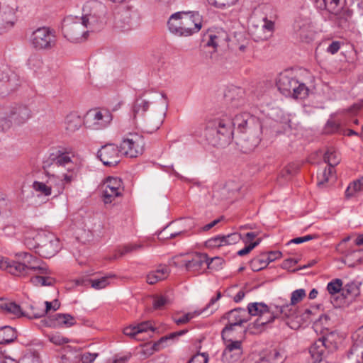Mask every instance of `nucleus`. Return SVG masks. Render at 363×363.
Listing matches in <instances>:
<instances>
[{
  "label": "nucleus",
  "instance_id": "obj_1",
  "mask_svg": "<svg viewBox=\"0 0 363 363\" xmlns=\"http://www.w3.org/2000/svg\"><path fill=\"white\" fill-rule=\"evenodd\" d=\"M169 31L179 36H190L202 27V17L199 12H177L168 21Z\"/></svg>",
  "mask_w": 363,
  "mask_h": 363
},
{
  "label": "nucleus",
  "instance_id": "obj_2",
  "mask_svg": "<svg viewBox=\"0 0 363 363\" xmlns=\"http://www.w3.org/2000/svg\"><path fill=\"white\" fill-rule=\"evenodd\" d=\"M276 85L283 95L294 99H305L309 91L306 84L298 82L289 71H284L278 75Z\"/></svg>",
  "mask_w": 363,
  "mask_h": 363
},
{
  "label": "nucleus",
  "instance_id": "obj_3",
  "mask_svg": "<svg viewBox=\"0 0 363 363\" xmlns=\"http://www.w3.org/2000/svg\"><path fill=\"white\" fill-rule=\"evenodd\" d=\"M106 7L101 2L93 1L86 2L83 7L81 17L89 32L100 30L106 23Z\"/></svg>",
  "mask_w": 363,
  "mask_h": 363
},
{
  "label": "nucleus",
  "instance_id": "obj_4",
  "mask_svg": "<svg viewBox=\"0 0 363 363\" xmlns=\"http://www.w3.org/2000/svg\"><path fill=\"white\" fill-rule=\"evenodd\" d=\"M204 130L206 134L211 135L233 136L235 132L233 116L221 113L208 117L205 121Z\"/></svg>",
  "mask_w": 363,
  "mask_h": 363
},
{
  "label": "nucleus",
  "instance_id": "obj_5",
  "mask_svg": "<svg viewBox=\"0 0 363 363\" xmlns=\"http://www.w3.org/2000/svg\"><path fill=\"white\" fill-rule=\"evenodd\" d=\"M29 43L37 51L51 50L57 43L56 31L48 26L39 27L30 33Z\"/></svg>",
  "mask_w": 363,
  "mask_h": 363
},
{
  "label": "nucleus",
  "instance_id": "obj_6",
  "mask_svg": "<svg viewBox=\"0 0 363 363\" xmlns=\"http://www.w3.org/2000/svg\"><path fill=\"white\" fill-rule=\"evenodd\" d=\"M113 115L104 107H95L89 109L84 115V126L92 130H103L112 123Z\"/></svg>",
  "mask_w": 363,
  "mask_h": 363
},
{
  "label": "nucleus",
  "instance_id": "obj_7",
  "mask_svg": "<svg viewBox=\"0 0 363 363\" xmlns=\"http://www.w3.org/2000/svg\"><path fill=\"white\" fill-rule=\"evenodd\" d=\"M62 31L64 37L74 43L86 40L89 30L81 18L69 16L64 19Z\"/></svg>",
  "mask_w": 363,
  "mask_h": 363
},
{
  "label": "nucleus",
  "instance_id": "obj_8",
  "mask_svg": "<svg viewBox=\"0 0 363 363\" xmlns=\"http://www.w3.org/2000/svg\"><path fill=\"white\" fill-rule=\"evenodd\" d=\"M37 241L39 242L38 254L41 257L50 258L60 250V240L52 233H37Z\"/></svg>",
  "mask_w": 363,
  "mask_h": 363
},
{
  "label": "nucleus",
  "instance_id": "obj_9",
  "mask_svg": "<svg viewBox=\"0 0 363 363\" xmlns=\"http://www.w3.org/2000/svg\"><path fill=\"white\" fill-rule=\"evenodd\" d=\"M74 150L70 147H59L55 153H52L49 160L43 163L44 169L54 171L56 167H65L72 163V158L74 157Z\"/></svg>",
  "mask_w": 363,
  "mask_h": 363
},
{
  "label": "nucleus",
  "instance_id": "obj_10",
  "mask_svg": "<svg viewBox=\"0 0 363 363\" xmlns=\"http://www.w3.org/2000/svg\"><path fill=\"white\" fill-rule=\"evenodd\" d=\"M333 335L323 337L317 340L309 348V354L312 363H319L322 361L325 350L332 352L337 347L336 342L331 338Z\"/></svg>",
  "mask_w": 363,
  "mask_h": 363
},
{
  "label": "nucleus",
  "instance_id": "obj_11",
  "mask_svg": "<svg viewBox=\"0 0 363 363\" xmlns=\"http://www.w3.org/2000/svg\"><path fill=\"white\" fill-rule=\"evenodd\" d=\"M233 127L238 134H254L253 129L262 128L258 118L247 112L237 114L233 116Z\"/></svg>",
  "mask_w": 363,
  "mask_h": 363
},
{
  "label": "nucleus",
  "instance_id": "obj_12",
  "mask_svg": "<svg viewBox=\"0 0 363 363\" xmlns=\"http://www.w3.org/2000/svg\"><path fill=\"white\" fill-rule=\"evenodd\" d=\"M274 29V23L266 17H263L260 25L256 24L255 20L252 19L250 31L253 40L259 42L269 39L272 36Z\"/></svg>",
  "mask_w": 363,
  "mask_h": 363
},
{
  "label": "nucleus",
  "instance_id": "obj_13",
  "mask_svg": "<svg viewBox=\"0 0 363 363\" xmlns=\"http://www.w3.org/2000/svg\"><path fill=\"white\" fill-rule=\"evenodd\" d=\"M21 258L25 265L29 276L33 274H48L50 271L45 264L42 260L34 257L28 252H21L17 255Z\"/></svg>",
  "mask_w": 363,
  "mask_h": 363
},
{
  "label": "nucleus",
  "instance_id": "obj_14",
  "mask_svg": "<svg viewBox=\"0 0 363 363\" xmlns=\"http://www.w3.org/2000/svg\"><path fill=\"white\" fill-rule=\"evenodd\" d=\"M6 115L11 118L14 125H21L27 123L32 118V111L28 106L23 104H16L11 106Z\"/></svg>",
  "mask_w": 363,
  "mask_h": 363
},
{
  "label": "nucleus",
  "instance_id": "obj_15",
  "mask_svg": "<svg viewBox=\"0 0 363 363\" xmlns=\"http://www.w3.org/2000/svg\"><path fill=\"white\" fill-rule=\"evenodd\" d=\"M121 155L120 147L108 143L101 147L97 156L105 166L114 167L120 162Z\"/></svg>",
  "mask_w": 363,
  "mask_h": 363
},
{
  "label": "nucleus",
  "instance_id": "obj_16",
  "mask_svg": "<svg viewBox=\"0 0 363 363\" xmlns=\"http://www.w3.org/2000/svg\"><path fill=\"white\" fill-rule=\"evenodd\" d=\"M214 259L220 260L218 257L209 259L208 255L204 253H194L182 261V265L189 272H199L204 265L210 268V264Z\"/></svg>",
  "mask_w": 363,
  "mask_h": 363
},
{
  "label": "nucleus",
  "instance_id": "obj_17",
  "mask_svg": "<svg viewBox=\"0 0 363 363\" xmlns=\"http://www.w3.org/2000/svg\"><path fill=\"white\" fill-rule=\"evenodd\" d=\"M162 124V120L161 118L155 120L152 118H149L140 126V131H139L138 128L134 129L133 125H130V127H128V124L126 123L123 124L122 130L125 133V134L130 135H138L139 134L151 135L155 133Z\"/></svg>",
  "mask_w": 363,
  "mask_h": 363
},
{
  "label": "nucleus",
  "instance_id": "obj_18",
  "mask_svg": "<svg viewBox=\"0 0 363 363\" xmlns=\"http://www.w3.org/2000/svg\"><path fill=\"white\" fill-rule=\"evenodd\" d=\"M104 201L105 203H111L113 200L122 195L123 188V182L117 177H108L104 183Z\"/></svg>",
  "mask_w": 363,
  "mask_h": 363
},
{
  "label": "nucleus",
  "instance_id": "obj_19",
  "mask_svg": "<svg viewBox=\"0 0 363 363\" xmlns=\"http://www.w3.org/2000/svg\"><path fill=\"white\" fill-rule=\"evenodd\" d=\"M0 269L16 277H26L29 276L22 259L19 257L18 260H11L7 257L0 256Z\"/></svg>",
  "mask_w": 363,
  "mask_h": 363
},
{
  "label": "nucleus",
  "instance_id": "obj_20",
  "mask_svg": "<svg viewBox=\"0 0 363 363\" xmlns=\"http://www.w3.org/2000/svg\"><path fill=\"white\" fill-rule=\"evenodd\" d=\"M121 155L133 158L142 155L144 150V143L141 140H133L125 138L120 144Z\"/></svg>",
  "mask_w": 363,
  "mask_h": 363
},
{
  "label": "nucleus",
  "instance_id": "obj_21",
  "mask_svg": "<svg viewBox=\"0 0 363 363\" xmlns=\"http://www.w3.org/2000/svg\"><path fill=\"white\" fill-rule=\"evenodd\" d=\"M225 350L223 352V361L227 363H235L242 354V340L224 342Z\"/></svg>",
  "mask_w": 363,
  "mask_h": 363
},
{
  "label": "nucleus",
  "instance_id": "obj_22",
  "mask_svg": "<svg viewBox=\"0 0 363 363\" xmlns=\"http://www.w3.org/2000/svg\"><path fill=\"white\" fill-rule=\"evenodd\" d=\"M44 325L50 328H69L76 324L75 318L68 313H57L42 320Z\"/></svg>",
  "mask_w": 363,
  "mask_h": 363
},
{
  "label": "nucleus",
  "instance_id": "obj_23",
  "mask_svg": "<svg viewBox=\"0 0 363 363\" xmlns=\"http://www.w3.org/2000/svg\"><path fill=\"white\" fill-rule=\"evenodd\" d=\"M222 319L228 320V323L241 328L249 321V314L245 308L238 307L225 313Z\"/></svg>",
  "mask_w": 363,
  "mask_h": 363
},
{
  "label": "nucleus",
  "instance_id": "obj_24",
  "mask_svg": "<svg viewBox=\"0 0 363 363\" xmlns=\"http://www.w3.org/2000/svg\"><path fill=\"white\" fill-rule=\"evenodd\" d=\"M324 130L326 134H340L344 136L358 135L357 132L352 129H344L342 126L341 121L335 116H331L328 120Z\"/></svg>",
  "mask_w": 363,
  "mask_h": 363
},
{
  "label": "nucleus",
  "instance_id": "obj_25",
  "mask_svg": "<svg viewBox=\"0 0 363 363\" xmlns=\"http://www.w3.org/2000/svg\"><path fill=\"white\" fill-rule=\"evenodd\" d=\"M113 274H109L106 276L101 277L98 279H84L80 278L75 281L77 285H91V286L96 289L100 290L106 288L110 284V279L114 277Z\"/></svg>",
  "mask_w": 363,
  "mask_h": 363
},
{
  "label": "nucleus",
  "instance_id": "obj_26",
  "mask_svg": "<svg viewBox=\"0 0 363 363\" xmlns=\"http://www.w3.org/2000/svg\"><path fill=\"white\" fill-rule=\"evenodd\" d=\"M65 130L67 134H73L84 125V117L82 118L77 112H71L65 118Z\"/></svg>",
  "mask_w": 363,
  "mask_h": 363
},
{
  "label": "nucleus",
  "instance_id": "obj_27",
  "mask_svg": "<svg viewBox=\"0 0 363 363\" xmlns=\"http://www.w3.org/2000/svg\"><path fill=\"white\" fill-rule=\"evenodd\" d=\"M238 327L229 323L225 325L221 331V337L224 342L241 340L244 337L246 330L243 329L238 332Z\"/></svg>",
  "mask_w": 363,
  "mask_h": 363
},
{
  "label": "nucleus",
  "instance_id": "obj_28",
  "mask_svg": "<svg viewBox=\"0 0 363 363\" xmlns=\"http://www.w3.org/2000/svg\"><path fill=\"white\" fill-rule=\"evenodd\" d=\"M273 303L279 317L283 315V317L291 318L295 315L296 306L291 302L289 303L285 299L279 298Z\"/></svg>",
  "mask_w": 363,
  "mask_h": 363
},
{
  "label": "nucleus",
  "instance_id": "obj_29",
  "mask_svg": "<svg viewBox=\"0 0 363 363\" xmlns=\"http://www.w3.org/2000/svg\"><path fill=\"white\" fill-rule=\"evenodd\" d=\"M278 313L275 309L274 303L267 305V311L264 312L260 317H258L254 322V326L257 328L264 326L268 323L274 322L276 318H278Z\"/></svg>",
  "mask_w": 363,
  "mask_h": 363
},
{
  "label": "nucleus",
  "instance_id": "obj_30",
  "mask_svg": "<svg viewBox=\"0 0 363 363\" xmlns=\"http://www.w3.org/2000/svg\"><path fill=\"white\" fill-rule=\"evenodd\" d=\"M14 24V12L8 6H0V33Z\"/></svg>",
  "mask_w": 363,
  "mask_h": 363
},
{
  "label": "nucleus",
  "instance_id": "obj_31",
  "mask_svg": "<svg viewBox=\"0 0 363 363\" xmlns=\"http://www.w3.org/2000/svg\"><path fill=\"white\" fill-rule=\"evenodd\" d=\"M149 102L142 98L137 99L132 108L133 119L128 123L133 125L134 129H137L136 119L138 116H143L149 108Z\"/></svg>",
  "mask_w": 363,
  "mask_h": 363
},
{
  "label": "nucleus",
  "instance_id": "obj_32",
  "mask_svg": "<svg viewBox=\"0 0 363 363\" xmlns=\"http://www.w3.org/2000/svg\"><path fill=\"white\" fill-rule=\"evenodd\" d=\"M352 338L354 344L348 352V358L355 354L357 357L360 356L363 359V328L358 329Z\"/></svg>",
  "mask_w": 363,
  "mask_h": 363
},
{
  "label": "nucleus",
  "instance_id": "obj_33",
  "mask_svg": "<svg viewBox=\"0 0 363 363\" xmlns=\"http://www.w3.org/2000/svg\"><path fill=\"white\" fill-rule=\"evenodd\" d=\"M233 138H202L199 142L208 150L213 147L223 148L230 143Z\"/></svg>",
  "mask_w": 363,
  "mask_h": 363
},
{
  "label": "nucleus",
  "instance_id": "obj_34",
  "mask_svg": "<svg viewBox=\"0 0 363 363\" xmlns=\"http://www.w3.org/2000/svg\"><path fill=\"white\" fill-rule=\"evenodd\" d=\"M259 142V138H237L235 144L241 152L248 153L252 151Z\"/></svg>",
  "mask_w": 363,
  "mask_h": 363
},
{
  "label": "nucleus",
  "instance_id": "obj_35",
  "mask_svg": "<svg viewBox=\"0 0 363 363\" xmlns=\"http://www.w3.org/2000/svg\"><path fill=\"white\" fill-rule=\"evenodd\" d=\"M46 176L48 177L47 183L51 186V189L57 194H60L65 189L64 182L61 177L52 174V170L44 169Z\"/></svg>",
  "mask_w": 363,
  "mask_h": 363
},
{
  "label": "nucleus",
  "instance_id": "obj_36",
  "mask_svg": "<svg viewBox=\"0 0 363 363\" xmlns=\"http://www.w3.org/2000/svg\"><path fill=\"white\" fill-rule=\"evenodd\" d=\"M323 159L324 162L328 163L329 165L328 174H330L333 172L334 167L338 164L340 162V154L333 147H328L324 154Z\"/></svg>",
  "mask_w": 363,
  "mask_h": 363
},
{
  "label": "nucleus",
  "instance_id": "obj_37",
  "mask_svg": "<svg viewBox=\"0 0 363 363\" xmlns=\"http://www.w3.org/2000/svg\"><path fill=\"white\" fill-rule=\"evenodd\" d=\"M284 357L277 349L265 352L260 357L259 363H283Z\"/></svg>",
  "mask_w": 363,
  "mask_h": 363
},
{
  "label": "nucleus",
  "instance_id": "obj_38",
  "mask_svg": "<svg viewBox=\"0 0 363 363\" xmlns=\"http://www.w3.org/2000/svg\"><path fill=\"white\" fill-rule=\"evenodd\" d=\"M186 333H187V330H182L177 332L172 333L168 335L162 337L158 341L155 342L152 346H151V351L152 353L155 351H158L161 350L162 348L165 347L167 345L166 344L167 340H173L177 337L181 336L182 335H184Z\"/></svg>",
  "mask_w": 363,
  "mask_h": 363
},
{
  "label": "nucleus",
  "instance_id": "obj_39",
  "mask_svg": "<svg viewBox=\"0 0 363 363\" xmlns=\"http://www.w3.org/2000/svg\"><path fill=\"white\" fill-rule=\"evenodd\" d=\"M0 308L6 313L13 315L16 317L26 316L28 313H25L21 306L15 302H1L0 303Z\"/></svg>",
  "mask_w": 363,
  "mask_h": 363
},
{
  "label": "nucleus",
  "instance_id": "obj_40",
  "mask_svg": "<svg viewBox=\"0 0 363 363\" xmlns=\"http://www.w3.org/2000/svg\"><path fill=\"white\" fill-rule=\"evenodd\" d=\"M17 338V333L15 328L11 326L0 328V344H8L13 342Z\"/></svg>",
  "mask_w": 363,
  "mask_h": 363
},
{
  "label": "nucleus",
  "instance_id": "obj_41",
  "mask_svg": "<svg viewBox=\"0 0 363 363\" xmlns=\"http://www.w3.org/2000/svg\"><path fill=\"white\" fill-rule=\"evenodd\" d=\"M45 309L40 310L38 312H33L30 315H28V318L30 319L39 318L45 316L50 310L57 311L60 306V303L57 299H55L53 301H45Z\"/></svg>",
  "mask_w": 363,
  "mask_h": 363
},
{
  "label": "nucleus",
  "instance_id": "obj_42",
  "mask_svg": "<svg viewBox=\"0 0 363 363\" xmlns=\"http://www.w3.org/2000/svg\"><path fill=\"white\" fill-rule=\"evenodd\" d=\"M267 305L262 302L250 303L247 307V313L249 314V320L251 316L260 317L264 312L267 311Z\"/></svg>",
  "mask_w": 363,
  "mask_h": 363
},
{
  "label": "nucleus",
  "instance_id": "obj_43",
  "mask_svg": "<svg viewBox=\"0 0 363 363\" xmlns=\"http://www.w3.org/2000/svg\"><path fill=\"white\" fill-rule=\"evenodd\" d=\"M45 274H36L30 277V281L36 286H50L55 283V279Z\"/></svg>",
  "mask_w": 363,
  "mask_h": 363
},
{
  "label": "nucleus",
  "instance_id": "obj_44",
  "mask_svg": "<svg viewBox=\"0 0 363 363\" xmlns=\"http://www.w3.org/2000/svg\"><path fill=\"white\" fill-rule=\"evenodd\" d=\"M363 190V177L350 184L345 191V196L350 198L353 196L357 192Z\"/></svg>",
  "mask_w": 363,
  "mask_h": 363
},
{
  "label": "nucleus",
  "instance_id": "obj_45",
  "mask_svg": "<svg viewBox=\"0 0 363 363\" xmlns=\"http://www.w3.org/2000/svg\"><path fill=\"white\" fill-rule=\"evenodd\" d=\"M167 228H164L163 230L160 231L158 233V238L160 240H166V239H172L177 236L181 235H187L189 230L188 229H184L179 231L172 232L170 233H167Z\"/></svg>",
  "mask_w": 363,
  "mask_h": 363
},
{
  "label": "nucleus",
  "instance_id": "obj_46",
  "mask_svg": "<svg viewBox=\"0 0 363 363\" xmlns=\"http://www.w3.org/2000/svg\"><path fill=\"white\" fill-rule=\"evenodd\" d=\"M33 188L35 191L40 192L42 195L50 196L52 194L51 186L46 182L35 181L33 184Z\"/></svg>",
  "mask_w": 363,
  "mask_h": 363
},
{
  "label": "nucleus",
  "instance_id": "obj_47",
  "mask_svg": "<svg viewBox=\"0 0 363 363\" xmlns=\"http://www.w3.org/2000/svg\"><path fill=\"white\" fill-rule=\"evenodd\" d=\"M43 62L42 57L38 54H33L30 56L28 60V65L30 69L36 71L40 69L43 66Z\"/></svg>",
  "mask_w": 363,
  "mask_h": 363
},
{
  "label": "nucleus",
  "instance_id": "obj_48",
  "mask_svg": "<svg viewBox=\"0 0 363 363\" xmlns=\"http://www.w3.org/2000/svg\"><path fill=\"white\" fill-rule=\"evenodd\" d=\"M25 245L30 250H35L38 253L39 242L37 241V233L34 235H27L24 239Z\"/></svg>",
  "mask_w": 363,
  "mask_h": 363
},
{
  "label": "nucleus",
  "instance_id": "obj_49",
  "mask_svg": "<svg viewBox=\"0 0 363 363\" xmlns=\"http://www.w3.org/2000/svg\"><path fill=\"white\" fill-rule=\"evenodd\" d=\"M142 247H143L142 245H139V244H128V245H123L121 249L118 250V256L116 255V258L121 257L128 253H130V252L135 251L138 249H140Z\"/></svg>",
  "mask_w": 363,
  "mask_h": 363
},
{
  "label": "nucleus",
  "instance_id": "obj_50",
  "mask_svg": "<svg viewBox=\"0 0 363 363\" xmlns=\"http://www.w3.org/2000/svg\"><path fill=\"white\" fill-rule=\"evenodd\" d=\"M342 286V281L340 279H335L328 284L327 290L331 295L336 294L338 293Z\"/></svg>",
  "mask_w": 363,
  "mask_h": 363
},
{
  "label": "nucleus",
  "instance_id": "obj_51",
  "mask_svg": "<svg viewBox=\"0 0 363 363\" xmlns=\"http://www.w3.org/2000/svg\"><path fill=\"white\" fill-rule=\"evenodd\" d=\"M200 314H201V312H199V311H195L191 313H187L180 318H174V321L177 325L185 324L188 323L190 320H191L196 316L199 315Z\"/></svg>",
  "mask_w": 363,
  "mask_h": 363
},
{
  "label": "nucleus",
  "instance_id": "obj_52",
  "mask_svg": "<svg viewBox=\"0 0 363 363\" xmlns=\"http://www.w3.org/2000/svg\"><path fill=\"white\" fill-rule=\"evenodd\" d=\"M205 245L207 247L214 248L224 246L223 235H217L206 241Z\"/></svg>",
  "mask_w": 363,
  "mask_h": 363
},
{
  "label": "nucleus",
  "instance_id": "obj_53",
  "mask_svg": "<svg viewBox=\"0 0 363 363\" xmlns=\"http://www.w3.org/2000/svg\"><path fill=\"white\" fill-rule=\"evenodd\" d=\"M207 1L216 8H224L234 5L238 0H207Z\"/></svg>",
  "mask_w": 363,
  "mask_h": 363
},
{
  "label": "nucleus",
  "instance_id": "obj_54",
  "mask_svg": "<svg viewBox=\"0 0 363 363\" xmlns=\"http://www.w3.org/2000/svg\"><path fill=\"white\" fill-rule=\"evenodd\" d=\"M222 294L220 291H218L216 293V296L215 297H213L211 298L209 303L206 305V306L201 311V313L207 311L208 310L211 309L210 313H213L215 311H216L217 307H215L214 305L216 303V302L221 298Z\"/></svg>",
  "mask_w": 363,
  "mask_h": 363
},
{
  "label": "nucleus",
  "instance_id": "obj_55",
  "mask_svg": "<svg viewBox=\"0 0 363 363\" xmlns=\"http://www.w3.org/2000/svg\"><path fill=\"white\" fill-rule=\"evenodd\" d=\"M169 303V300L164 296H157L154 298L153 308L155 309H162L164 306Z\"/></svg>",
  "mask_w": 363,
  "mask_h": 363
},
{
  "label": "nucleus",
  "instance_id": "obj_56",
  "mask_svg": "<svg viewBox=\"0 0 363 363\" xmlns=\"http://www.w3.org/2000/svg\"><path fill=\"white\" fill-rule=\"evenodd\" d=\"M138 335L147 333V331H150L151 333H153L155 330V328L152 325L150 321H145L142 322L138 325H136Z\"/></svg>",
  "mask_w": 363,
  "mask_h": 363
},
{
  "label": "nucleus",
  "instance_id": "obj_57",
  "mask_svg": "<svg viewBox=\"0 0 363 363\" xmlns=\"http://www.w3.org/2000/svg\"><path fill=\"white\" fill-rule=\"evenodd\" d=\"M306 296V291L303 289H296L294 291L291 296V302L292 304L296 305L300 302Z\"/></svg>",
  "mask_w": 363,
  "mask_h": 363
},
{
  "label": "nucleus",
  "instance_id": "obj_58",
  "mask_svg": "<svg viewBox=\"0 0 363 363\" xmlns=\"http://www.w3.org/2000/svg\"><path fill=\"white\" fill-rule=\"evenodd\" d=\"M13 125V121L6 115L5 117L0 118V132H6L10 130Z\"/></svg>",
  "mask_w": 363,
  "mask_h": 363
},
{
  "label": "nucleus",
  "instance_id": "obj_59",
  "mask_svg": "<svg viewBox=\"0 0 363 363\" xmlns=\"http://www.w3.org/2000/svg\"><path fill=\"white\" fill-rule=\"evenodd\" d=\"M240 234L237 233L223 235L224 245L235 244L240 240Z\"/></svg>",
  "mask_w": 363,
  "mask_h": 363
},
{
  "label": "nucleus",
  "instance_id": "obj_60",
  "mask_svg": "<svg viewBox=\"0 0 363 363\" xmlns=\"http://www.w3.org/2000/svg\"><path fill=\"white\" fill-rule=\"evenodd\" d=\"M208 355L206 353H199L194 354L188 362V363H208Z\"/></svg>",
  "mask_w": 363,
  "mask_h": 363
},
{
  "label": "nucleus",
  "instance_id": "obj_61",
  "mask_svg": "<svg viewBox=\"0 0 363 363\" xmlns=\"http://www.w3.org/2000/svg\"><path fill=\"white\" fill-rule=\"evenodd\" d=\"M49 340L55 345H61L69 342V340L60 334H52L49 335Z\"/></svg>",
  "mask_w": 363,
  "mask_h": 363
},
{
  "label": "nucleus",
  "instance_id": "obj_62",
  "mask_svg": "<svg viewBox=\"0 0 363 363\" xmlns=\"http://www.w3.org/2000/svg\"><path fill=\"white\" fill-rule=\"evenodd\" d=\"M346 291L347 295H350L351 296L355 297L359 295V289L357 285L354 283H350L347 284L345 286V289H344V291Z\"/></svg>",
  "mask_w": 363,
  "mask_h": 363
},
{
  "label": "nucleus",
  "instance_id": "obj_63",
  "mask_svg": "<svg viewBox=\"0 0 363 363\" xmlns=\"http://www.w3.org/2000/svg\"><path fill=\"white\" fill-rule=\"evenodd\" d=\"M317 238H318L317 235H305L303 237H298V238H295L291 240L289 242H288V243L286 245H289L291 243L301 244L304 242H307V241L313 240Z\"/></svg>",
  "mask_w": 363,
  "mask_h": 363
},
{
  "label": "nucleus",
  "instance_id": "obj_64",
  "mask_svg": "<svg viewBox=\"0 0 363 363\" xmlns=\"http://www.w3.org/2000/svg\"><path fill=\"white\" fill-rule=\"evenodd\" d=\"M340 23L347 22L352 16V11L348 9L342 10L338 14Z\"/></svg>",
  "mask_w": 363,
  "mask_h": 363
}]
</instances>
